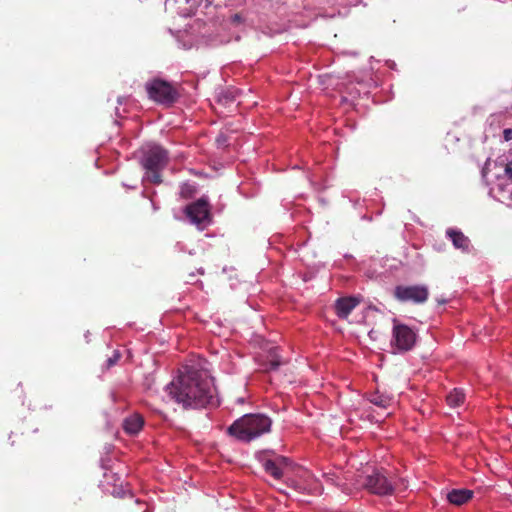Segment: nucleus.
<instances>
[{"label":"nucleus","instance_id":"nucleus-12","mask_svg":"<svg viewBox=\"0 0 512 512\" xmlns=\"http://www.w3.org/2000/svg\"><path fill=\"white\" fill-rule=\"evenodd\" d=\"M359 304L355 297L339 298L335 303V311L339 318H347L351 311Z\"/></svg>","mask_w":512,"mask_h":512},{"label":"nucleus","instance_id":"nucleus-17","mask_svg":"<svg viewBox=\"0 0 512 512\" xmlns=\"http://www.w3.org/2000/svg\"><path fill=\"white\" fill-rule=\"evenodd\" d=\"M281 364H282V362L280 361V359L276 355H274L267 363L266 369L267 370H276V369H278V367Z\"/></svg>","mask_w":512,"mask_h":512},{"label":"nucleus","instance_id":"nucleus-13","mask_svg":"<svg viewBox=\"0 0 512 512\" xmlns=\"http://www.w3.org/2000/svg\"><path fill=\"white\" fill-rule=\"evenodd\" d=\"M473 496V492L468 489H454L447 494V499L454 505H462L469 501Z\"/></svg>","mask_w":512,"mask_h":512},{"label":"nucleus","instance_id":"nucleus-18","mask_svg":"<svg viewBox=\"0 0 512 512\" xmlns=\"http://www.w3.org/2000/svg\"><path fill=\"white\" fill-rule=\"evenodd\" d=\"M192 192H193V189H192V187L190 185L183 184L181 186L180 194H181L182 197L188 198V197L191 196Z\"/></svg>","mask_w":512,"mask_h":512},{"label":"nucleus","instance_id":"nucleus-3","mask_svg":"<svg viewBox=\"0 0 512 512\" xmlns=\"http://www.w3.org/2000/svg\"><path fill=\"white\" fill-rule=\"evenodd\" d=\"M168 162V152L156 144L142 148L141 164L146 170L144 179L154 184L162 182L160 172Z\"/></svg>","mask_w":512,"mask_h":512},{"label":"nucleus","instance_id":"nucleus-1","mask_svg":"<svg viewBox=\"0 0 512 512\" xmlns=\"http://www.w3.org/2000/svg\"><path fill=\"white\" fill-rule=\"evenodd\" d=\"M171 400L183 408H200L211 403L213 387L211 380L193 367H185L179 376L165 387Z\"/></svg>","mask_w":512,"mask_h":512},{"label":"nucleus","instance_id":"nucleus-11","mask_svg":"<svg viewBox=\"0 0 512 512\" xmlns=\"http://www.w3.org/2000/svg\"><path fill=\"white\" fill-rule=\"evenodd\" d=\"M144 423V418L134 413L123 420L122 427L126 434L136 436L143 429Z\"/></svg>","mask_w":512,"mask_h":512},{"label":"nucleus","instance_id":"nucleus-2","mask_svg":"<svg viewBox=\"0 0 512 512\" xmlns=\"http://www.w3.org/2000/svg\"><path fill=\"white\" fill-rule=\"evenodd\" d=\"M272 420L265 414H245L233 422L227 432L243 442H250L270 432Z\"/></svg>","mask_w":512,"mask_h":512},{"label":"nucleus","instance_id":"nucleus-15","mask_svg":"<svg viewBox=\"0 0 512 512\" xmlns=\"http://www.w3.org/2000/svg\"><path fill=\"white\" fill-rule=\"evenodd\" d=\"M464 399L465 394L461 389H454L446 397L448 405L453 408L462 405L464 403Z\"/></svg>","mask_w":512,"mask_h":512},{"label":"nucleus","instance_id":"nucleus-5","mask_svg":"<svg viewBox=\"0 0 512 512\" xmlns=\"http://www.w3.org/2000/svg\"><path fill=\"white\" fill-rule=\"evenodd\" d=\"M146 92L153 101L170 105L178 97L177 90L169 82L160 78H155L145 84Z\"/></svg>","mask_w":512,"mask_h":512},{"label":"nucleus","instance_id":"nucleus-7","mask_svg":"<svg viewBox=\"0 0 512 512\" xmlns=\"http://www.w3.org/2000/svg\"><path fill=\"white\" fill-rule=\"evenodd\" d=\"M185 214L190 222L203 230L211 223L208 197L202 196L196 202L186 206Z\"/></svg>","mask_w":512,"mask_h":512},{"label":"nucleus","instance_id":"nucleus-6","mask_svg":"<svg viewBox=\"0 0 512 512\" xmlns=\"http://www.w3.org/2000/svg\"><path fill=\"white\" fill-rule=\"evenodd\" d=\"M417 334L408 325L393 320L391 347L398 352L410 351L416 344Z\"/></svg>","mask_w":512,"mask_h":512},{"label":"nucleus","instance_id":"nucleus-23","mask_svg":"<svg viewBox=\"0 0 512 512\" xmlns=\"http://www.w3.org/2000/svg\"><path fill=\"white\" fill-rule=\"evenodd\" d=\"M225 142H226V139H225V137H224L223 135H219V136L217 137V143H218V145H219V146H220V145H224V144H225Z\"/></svg>","mask_w":512,"mask_h":512},{"label":"nucleus","instance_id":"nucleus-8","mask_svg":"<svg viewBox=\"0 0 512 512\" xmlns=\"http://www.w3.org/2000/svg\"><path fill=\"white\" fill-rule=\"evenodd\" d=\"M394 296L400 302L422 304L428 299L429 290L426 285H399L394 290Z\"/></svg>","mask_w":512,"mask_h":512},{"label":"nucleus","instance_id":"nucleus-22","mask_svg":"<svg viewBox=\"0 0 512 512\" xmlns=\"http://www.w3.org/2000/svg\"><path fill=\"white\" fill-rule=\"evenodd\" d=\"M290 486L299 492H302L305 489L301 484H299L295 481H292Z\"/></svg>","mask_w":512,"mask_h":512},{"label":"nucleus","instance_id":"nucleus-16","mask_svg":"<svg viewBox=\"0 0 512 512\" xmlns=\"http://www.w3.org/2000/svg\"><path fill=\"white\" fill-rule=\"evenodd\" d=\"M323 478L327 483L337 485V486L342 485L339 476H337L335 473H325V474H323Z\"/></svg>","mask_w":512,"mask_h":512},{"label":"nucleus","instance_id":"nucleus-24","mask_svg":"<svg viewBox=\"0 0 512 512\" xmlns=\"http://www.w3.org/2000/svg\"><path fill=\"white\" fill-rule=\"evenodd\" d=\"M308 477L311 478V480L316 481V479H314V477H312L310 475H308ZM307 485L309 486L310 489H314L312 481L307 480Z\"/></svg>","mask_w":512,"mask_h":512},{"label":"nucleus","instance_id":"nucleus-14","mask_svg":"<svg viewBox=\"0 0 512 512\" xmlns=\"http://www.w3.org/2000/svg\"><path fill=\"white\" fill-rule=\"evenodd\" d=\"M369 401L375 406L386 409L392 404V398L388 395L381 394L378 391L369 396Z\"/></svg>","mask_w":512,"mask_h":512},{"label":"nucleus","instance_id":"nucleus-4","mask_svg":"<svg viewBox=\"0 0 512 512\" xmlns=\"http://www.w3.org/2000/svg\"><path fill=\"white\" fill-rule=\"evenodd\" d=\"M356 481L357 487L365 488L379 496L391 495L395 489L393 479L382 470H373L370 474L358 475Z\"/></svg>","mask_w":512,"mask_h":512},{"label":"nucleus","instance_id":"nucleus-21","mask_svg":"<svg viewBox=\"0 0 512 512\" xmlns=\"http://www.w3.org/2000/svg\"><path fill=\"white\" fill-rule=\"evenodd\" d=\"M505 175L512 180V162L508 163L505 167Z\"/></svg>","mask_w":512,"mask_h":512},{"label":"nucleus","instance_id":"nucleus-10","mask_svg":"<svg viewBox=\"0 0 512 512\" xmlns=\"http://www.w3.org/2000/svg\"><path fill=\"white\" fill-rule=\"evenodd\" d=\"M446 237L451 240L455 249L461 250L464 253L470 251V239L463 234V232L456 228H448L446 230Z\"/></svg>","mask_w":512,"mask_h":512},{"label":"nucleus","instance_id":"nucleus-20","mask_svg":"<svg viewBox=\"0 0 512 512\" xmlns=\"http://www.w3.org/2000/svg\"><path fill=\"white\" fill-rule=\"evenodd\" d=\"M503 138L505 141L512 140V129L511 128L504 129Z\"/></svg>","mask_w":512,"mask_h":512},{"label":"nucleus","instance_id":"nucleus-9","mask_svg":"<svg viewBox=\"0 0 512 512\" xmlns=\"http://www.w3.org/2000/svg\"><path fill=\"white\" fill-rule=\"evenodd\" d=\"M259 461L266 473L279 480L283 476L284 469L290 464V460L284 456L273 454L270 457L266 452L259 456Z\"/></svg>","mask_w":512,"mask_h":512},{"label":"nucleus","instance_id":"nucleus-25","mask_svg":"<svg viewBox=\"0 0 512 512\" xmlns=\"http://www.w3.org/2000/svg\"><path fill=\"white\" fill-rule=\"evenodd\" d=\"M181 1H182V0H175V2H176V3H179V2H181Z\"/></svg>","mask_w":512,"mask_h":512},{"label":"nucleus","instance_id":"nucleus-19","mask_svg":"<svg viewBox=\"0 0 512 512\" xmlns=\"http://www.w3.org/2000/svg\"><path fill=\"white\" fill-rule=\"evenodd\" d=\"M120 359V353L115 351L113 356L107 359V367H112L115 365Z\"/></svg>","mask_w":512,"mask_h":512}]
</instances>
